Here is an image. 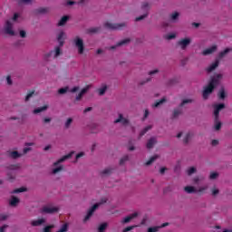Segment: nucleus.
I'll return each instance as SVG.
<instances>
[{
  "label": "nucleus",
  "instance_id": "nucleus-1",
  "mask_svg": "<svg viewBox=\"0 0 232 232\" xmlns=\"http://www.w3.org/2000/svg\"><path fill=\"white\" fill-rule=\"evenodd\" d=\"M220 79H222V74H217L216 76L212 77L208 85L205 87L202 96L204 101L209 99L211 93H213L214 90L220 84Z\"/></svg>",
  "mask_w": 232,
  "mask_h": 232
},
{
  "label": "nucleus",
  "instance_id": "nucleus-2",
  "mask_svg": "<svg viewBox=\"0 0 232 232\" xmlns=\"http://www.w3.org/2000/svg\"><path fill=\"white\" fill-rule=\"evenodd\" d=\"M101 204H106V199H102V201L100 203H96L94 204L87 212V215L85 216L83 222H88L89 218H92L93 213H95V210L97 209V208H99V206Z\"/></svg>",
  "mask_w": 232,
  "mask_h": 232
},
{
  "label": "nucleus",
  "instance_id": "nucleus-3",
  "mask_svg": "<svg viewBox=\"0 0 232 232\" xmlns=\"http://www.w3.org/2000/svg\"><path fill=\"white\" fill-rule=\"evenodd\" d=\"M104 27L107 28V30H122L124 27H126V23L112 24L110 22H106L104 24Z\"/></svg>",
  "mask_w": 232,
  "mask_h": 232
},
{
  "label": "nucleus",
  "instance_id": "nucleus-4",
  "mask_svg": "<svg viewBox=\"0 0 232 232\" xmlns=\"http://www.w3.org/2000/svg\"><path fill=\"white\" fill-rule=\"evenodd\" d=\"M59 212V207H53L52 205L44 206L41 209V213H45L46 215H53V213Z\"/></svg>",
  "mask_w": 232,
  "mask_h": 232
},
{
  "label": "nucleus",
  "instance_id": "nucleus-5",
  "mask_svg": "<svg viewBox=\"0 0 232 232\" xmlns=\"http://www.w3.org/2000/svg\"><path fill=\"white\" fill-rule=\"evenodd\" d=\"M74 44L78 48V53L82 55L84 53V42L79 36L74 39Z\"/></svg>",
  "mask_w": 232,
  "mask_h": 232
},
{
  "label": "nucleus",
  "instance_id": "nucleus-6",
  "mask_svg": "<svg viewBox=\"0 0 232 232\" xmlns=\"http://www.w3.org/2000/svg\"><path fill=\"white\" fill-rule=\"evenodd\" d=\"M5 33L7 34V35H15V32H14V24L10 20L5 22Z\"/></svg>",
  "mask_w": 232,
  "mask_h": 232
},
{
  "label": "nucleus",
  "instance_id": "nucleus-7",
  "mask_svg": "<svg viewBox=\"0 0 232 232\" xmlns=\"http://www.w3.org/2000/svg\"><path fill=\"white\" fill-rule=\"evenodd\" d=\"M213 108H214V116L217 120V119H219L220 111L221 110H224V108H226V104L224 103L215 104Z\"/></svg>",
  "mask_w": 232,
  "mask_h": 232
},
{
  "label": "nucleus",
  "instance_id": "nucleus-8",
  "mask_svg": "<svg viewBox=\"0 0 232 232\" xmlns=\"http://www.w3.org/2000/svg\"><path fill=\"white\" fill-rule=\"evenodd\" d=\"M189 44H191V39L189 38H184L178 42V45L180 46L181 50H186Z\"/></svg>",
  "mask_w": 232,
  "mask_h": 232
},
{
  "label": "nucleus",
  "instance_id": "nucleus-9",
  "mask_svg": "<svg viewBox=\"0 0 232 232\" xmlns=\"http://www.w3.org/2000/svg\"><path fill=\"white\" fill-rule=\"evenodd\" d=\"M75 151H71L69 154L64 155L60 160H58L56 162L53 163V166H59L61 162H64V160H68V159H72V157L74 155Z\"/></svg>",
  "mask_w": 232,
  "mask_h": 232
},
{
  "label": "nucleus",
  "instance_id": "nucleus-10",
  "mask_svg": "<svg viewBox=\"0 0 232 232\" xmlns=\"http://www.w3.org/2000/svg\"><path fill=\"white\" fill-rule=\"evenodd\" d=\"M137 217H139V213L134 212V213L127 216L126 218H124L123 220L121 221V224H128L129 222H131V220H133V218H137Z\"/></svg>",
  "mask_w": 232,
  "mask_h": 232
},
{
  "label": "nucleus",
  "instance_id": "nucleus-11",
  "mask_svg": "<svg viewBox=\"0 0 232 232\" xmlns=\"http://www.w3.org/2000/svg\"><path fill=\"white\" fill-rule=\"evenodd\" d=\"M119 122H121V124H123V126H126V124H130V121L124 118L122 114H119V118L114 121L115 124H119Z\"/></svg>",
  "mask_w": 232,
  "mask_h": 232
},
{
  "label": "nucleus",
  "instance_id": "nucleus-12",
  "mask_svg": "<svg viewBox=\"0 0 232 232\" xmlns=\"http://www.w3.org/2000/svg\"><path fill=\"white\" fill-rule=\"evenodd\" d=\"M217 45H212L202 52V55H211V53H215L217 52Z\"/></svg>",
  "mask_w": 232,
  "mask_h": 232
},
{
  "label": "nucleus",
  "instance_id": "nucleus-13",
  "mask_svg": "<svg viewBox=\"0 0 232 232\" xmlns=\"http://www.w3.org/2000/svg\"><path fill=\"white\" fill-rule=\"evenodd\" d=\"M64 39H66V34L64 32L61 31L57 36V41L60 46H64Z\"/></svg>",
  "mask_w": 232,
  "mask_h": 232
},
{
  "label": "nucleus",
  "instance_id": "nucleus-14",
  "mask_svg": "<svg viewBox=\"0 0 232 232\" xmlns=\"http://www.w3.org/2000/svg\"><path fill=\"white\" fill-rule=\"evenodd\" d=\"M131 41L130 38H126L124 40L120 41L116 45L111 46V50H115L117 46H124V44H128Z\"/></svg>",
  "mask_w": 232,
  "mask_h": 232
},
{
  "label": "nucleus",
  "instance_id": "nucleus-15",
  "mask_svg": "<svg viewBox=\"0 0 232 232\" xmlns=\"http://www.w3.org/2000/svg\"><path fill=\"white\" fill-rule=\"evenodd\" d=\"M218 64H220V62L218 60H216L215 63H213L212 64H210L209 67L207 68V72H208V73L213 72L215 69L218 68Z\"/></svg>",
  "mask_w": 232,
  "mask_h": 232
},
{
  "label": "nucleus",
  "instance_id": "nucleus-16",
  "mask_svg": "<svg viewBox=\"0 0 232 232\" xmlns=\"http://www.w3.org/2000/svg\"><path fill=\"white\" fill-rule=\"evenodd\" d=\"M155 144H157V139L155 138H150L148 142H147V149L148 150H151V148H153V146H155Z\"/></svg>",
  "mask_w": 232,
  "mask_h": 232
},
{
  "label": "nucleus",
  "instance_id": "nucleus-17",
  "mask_svg": "<svg viewBox=\"0 0 232 232\" xmlns=\"http://www.w3.org/2000/svg\"><path fill=\"white\" fill-rule=\"evenodd\" d=\"M89 90V87H85L83 88L79 94L76 96V101H81L82 99V95H84V93H86Z\"/></svg>",
  "mask_w": 232,
  "mask_h": 232
},
{
  "label": "nucleus",
  "instance_id": "nucleus-18",
  "mask_svg": "<svg viewBox=\"0 0 232 232\" xmlns=\"http://www.w3.org/2000/svg\"><path fill=\"white\" fill-rule=\"evenodd\" d=\"M218 99H220L221 101H224V99H226V90H224V88H221L218 93Z\"/></svg>",
  "mask_w": 232,
  "mask_h": 232
},
{
  "label": "nucleus",
  "instance_id": "nucleus-19",
  "mask_svg": "<svg viewBox=\"0 0 232 232\" xmlns=\"http://www.w3.org/2000/svg\"><path fill=\"white\" fill-rule=\"evenodd\" d=\"M68 19H70V17H68L66 15L63 16L58 23V26H64V24H66V23H68Z\"/></svg>",
  "mask_w": 232,
  "mask_h": 232
},
{
  "label": "nucleus",
  "instance_id": "nucleus-20",
  "mask_svg": "<svg viewBox=\"0 0 232 232\" xmlns=\"http://www.w3.org/2000/svg\"><path fill=\"white\" fill-rule=\"evenodd\" d=\"M157 159H159V155H154L150 157V159L145 163V166H151V164H153V162L156 161Z\"/></svg>",
  "mask_w": 232,
  "mask_h": 232
},
{
  "label": "nucleus",
  "instance_id": "nucleus-21",
  "mask_svg": "<svg viewBox=\"0 0 232 232\" xmlns=\"http://www.w3.org/2000/svg\"><path fill=\"white\" fill-rule=\"evenodd\" d=\"M42 224H44V219L41 218L38 220H34L32 221L31 225L34 227H36L37 226H42Z\"/></svg>",
  "mask_w": 232,
  "mask_h": 232
},
{
  "label": "nucleus",
  "instance_id": "nucleus-22",
  "mask_svg": "<svg viewBox=\"0 0 232 232\" xmlns=\"http://www.w3.org/2000/svg\"><path fill=\"white\" fill-rule=\"evenodd\" d=\"M231 48H227V49H225L224 51H222V52H220L219 53H218V58L219 59H222V58H224V57H226V54L227 53H229V52H231Z\"/></svg>",
  "mask_w": 232,
  "mask_h": 232
},
{
  "label": "nucleus",
  "instance_id": "nucleus-23",
  "mask_svg": "<svg viewBox=\"0 0 232 232\" xmlns=\"http://www.w3.org/2000/svg\"><path fill=\"white\" fill-rule=\"evenodd\" d=\"M220 128H222V122H220L219 118L218 119L215 118V130L218 131Z\"/></svg>",
  "mask_w": 232,
  "mask_h": 232
},
{
  "label": "nucleus",
  "instance_id": "nucleus-24",
  "mask_svg": "<svg viewBox=\"0 0 232 232\" xmlns=\"http://www.w3.org/2000/svg\"><path fill=\"white\" fill-rule=\"evenodd\" d=\"M186 193H197V189H195V187L187 186L184 188Z\"/></svg>",
  "mask_w": 232,
  "mask_h": 232
},
{
  "label": "nucleus",
  "instance_id": "nucleus-25",
  "mask_svg": "<svg viewBox=\"0 0 232 232\" xmlns=\"http://www.w3.org/2000/svg\"><path fill=\"white\" fill-rule=\"evenodd\" d=\"M98 32H101V27H92L87 30L88 34H98Z\"/></svg>",
  "mask_w": 232,
  "mask_h": 232
},
{
  "label": "nucleus",
  "instance_id": "nucleus-26",
  "mask_svg": "<svg viewBox=\"0 0 232 232\" xmlns=\"http://www.w3.org/2000/svg\"><path fill=\"white\" fill-rule=\"evenodd\" d=\"M164 102H166V98H162L161 100L157 101L152 107L153 108H159V106H160V104H164Z\"/></svg>",
  "mask_w": 232,
  "mask_h": 232
},
{
  "label": "nucleus",
  "instance_id": "nucleus-27",
  "mask_svg": "<svg viewBox=\"0 0 232 232\" xmlns=\"http://www.w3.org/2000/svg\"><path fill=\"white\" fill-rule=\"evenodd\" d=\"M17 204H19V198L13 196L12 199L10 200V206H17Z\"/></svg>",
  "mask_w": 232,
  "mask_h": 232
},
{
  "label": "nucleus",
  "instance_id": "nucleus-28",
  "mask_svg": "<svg viewBox=\"0 0 232 232\" xmlns=\"http://www.w3.org/2000/svg\"><path fill=\"white\" fill-rule=\"evenodd\" d=\"M35 14H46L48 12L47 7H40L38 9H35Z\"/></svg>",
  "mask_w": 232,
  "mask_h": 232
},
{
  "label": "nucleus",
  "instance_id": "nucleus-29",
  "mask_svg": "<svg viewBox=\"0 0 232 232\" xmlns=\"http://www.w3.org/2000/svg\"><path fill=\"white\" fill-rule=\"evenodd\" d=\"M106 227H108V223H102L98 227V232H104L106 231Z\"/></svg>",
  "mask_w": 232,
  "mask_h": 232
},
{
  "label": "nucleus",
  "instance_id": "nucleus-30",
  "mask_svg": "<svg viewBox=\"0 0 232 232\" xmlns=\"http://www.w3.org/2000/svg\"><path fill=\"white\" fill-rule=\"evenodd\" d=\"M151 129V126H147L145 127L140 133V137H144V135H146V133H148V131H150V130Z\"/></svg>",
  "mask_w": 232,
  "mask_h": 232
},
{
  "label": "nucleus",
  "instance_id": "nucleus-31",
  "mask_svg": "<svg viewBox=\"0 0 232 232\" xmlns=\"http://www.w3.org/2000/svg\"><path fill=\"white\" fill-rule=\"evenodd\" d=\"M48 106L44 105L43 107L37 108L34 111V114L41 113V111H44V110H47Z\"/></svg>",
  "mask_w": 232,
  "mask_h": 232
},
{
  "label": "nucleus",
  "instance_id": "nucleus-32",
  "mask_svg": "<svg viewBox=\"0 0 232 232\" xmlns=\"http://www.w3.org/2000/svg\"><path fill=\"white\" fill-rule=\"evenodd\" d=\"M10 157H12V159H19V157H21V154H19L17 150H14L10 153Z\"/></svg>",
  "mask_w": 232,
  "mask_h": 232
},
{
  "label": "nucleus",
  "instance_id": "nucleus-33",
  "mask_svg": "<svg viewBox=\"0 0 232 232\" xmlns=\"http://www.w3.org/2000/svg\"><path fill=\"white\" fill-rule=\"evenodd\" d=\"M191 102H193V100H191V99H185L179 104V108H182V106H185V104H189Z\"/></svg>",
  "mask_w": 232,
  "mask_h": 232
},
{
  "label": "nucleus",
  "instance_id": "nucleus-34",
  "mask_svg": "<svg viewBox=\"0 0 232 232\" xmlns=\"http://www.w3.org/2000/svg\"><path fill=\"white\" fill-rule=\"evenodd\" d=\"M7 179L8 180H10V182H13L14 180H15V174H14V172H8Z\"/></svg>",
  "mask_w": 232,
  "mask_h": 232
},
{
  "label": "nucleus",
  "instance_id": "nucleus-35",
  "mask_svg": "<svg viewBox=\"0 0 232 232\" xmlns=\"http://www.w3.org/2000/svg\"><path fill=\"white\" fill-rule=\"evenodd\" d=\"M102 177H106V175H111V169H105L101 172Z\"/></svg>",
  "mask_w": 232,
  "mask_h": 232
},
{
  "label": "nucleus",
  "instance_id": "nucleus-36",
  "mask_svg": "<svg viewBox=\"0 0 232 232\" xmlns=\"http://www.w3.org/2000/svg\"><path fill=\"white\" fill-rule=\"evenodd\" d=\"M18 5H32V0H16Z\"/></svg>",
  "mask_w": 232,
  "mask_h": 232
},
{
  "label": "nucleus",
  "instance_id": "nucleus-37",
  "mask_svg": "<svg viewBox=\"0 0 232 232\" xmlns=\"http://www.w3.org/2000/svg\"><path fill=\"white\" fill-rule=\"evenodd\" d=\"M182 113V111L180 109H176L173 111V119H177V117H179V115H180Z\"/></svg>",
  "mask_w": 232,
  "mask_h": 232
},
{
  "label": "nucleus",
  "instance_id": "nucleus-38",
  "mask_svg": "<svg viewBox=\"0 0 232 232\" xmlns=\"http://www.w3.org/2000/svg\"><path fill=\"white\" fill-rule=\"evenodd\" d=\"M68 231V223H64L57 232H66Z\"/></svg>",
  "mask_w": 232,
  "mask_h": 232
},
{
  "label": "nucleus",
  "instance_id": "nucleus-39",
  "mask_svg": "<svg viewBox=\"0 0 232 232\" xmlns=\"http://www.w3.org/2000/svg\"><path fill=\"white\" fill-rule=\"evenodd\" d=\"M63 169H64V167H63L61 165L58 168H55L53 169V174L55 175V174L59 173V171H63Z\"/></svg>",
  "mask_w": 232,
  "mask_h": 232
},
{
  "label": "nucleus",
  "instance_id": "nucleus-40",
  "mask_svg": "<svg viewBox=\"0 0 232 232\" xmlns=\"http://www.w3.org/2000/svg\"><path fill=\"white\" fill-rule=\"evenodd\" d=\"M179 15L180 14L178 12L173 13L172 14H170L171 21H177V19H179Z\"/></svg>",
  "mask_w": 232,
  "mask_h": 232
},
{
  "label": "nucleus",
  "instance_id": "nucleus-41",
  "mask_svg": "<svg viewBox=\"0 0 232 232\" xmlns=\"http://www.w3.org/2000/svg\"><path fill=\"white\" fill-rule=\"evenodd\" d=\"M24 191H26V188L24 187H22V188H15L13 193H24Z\"/></svg>",
  "mask_w": 232,
  "mask_h": 232
},
{
  "label": "nucleus",
  "instance_id": "nucleus-42",
  "mask_svg": "<svg viewBox=\"0 0 232 232\" xmlns=\"http://www.w3.org/2000/svg\"><path fill=\"white\" fill-rule=\"evenodd\" d=\"M189 139H191V133H187L183 139L184 144H188V142H189Z\"/></svg>",
  "mask_w": 232,
  "mask_h": 232
},
{
  "label": "nucleus",
  "instance_id": "nucleus-43",
  "mask_svg": "<svg viewBox=\"0 0 232 232\" xmlns=\"http://www.w3.org/2000/svg\"><path fill=\"white\" fill-rule=\"evenodd\" d=\"M61 55V47L57 46L54 49V58L59 57Z\"/></svg>",
  "mask_w": 232,
  "mask_h": 232
},
{
  "label": "nucleus",
  "instance_id": "nucleus-44",
  "mask_svg": "<svg viewBox=\"0 0 232 232\" xmlns=\"http://www.w3.org/2000/svg\"><path fill=\"white\" fill-rule=\"evenodd\" d=\"M218 178V172H211L209 175L210 180H215V179Z\"/></svg>",
  "mask_w": 232,
  "mask_h": 232
},
{
  "label": "nucleus",
  "instance_id": "nucleus-45",
  "mask_svg": "<svg viewBox=\"0 0 232 232\" xmlns=\"http://www.w3.org/2000/svg\"><path fill=\"white\" fill-rule=\"evenodd\" d=\"M129 157L128 155L123 156L121 160H120V165L122 166V164H124V162H127V160H129Z\"/></svg>",
  "mask_w": 232,
  "mask_h": 232
},
{
  "label": "nucleus",
  "instance_id": "nucleus-46",
  "mask_svg": "<svg viewBox=\"0 0 232 232\" xmlns=\"http://www.w3.org/2000/svg\"><path fill=\"white\" fill-rule=\"evenodd\" d=\"M34 93H35V91H31L27 93V95L25 96V101L28 102L30 101V98L34 96Z\"/></svg>",
  "mask_w": 232,
  "mask_h": 232
},
{
  "label": "nucleus",
  "instance_id": "nucleus-47",
  "mask_svg": "<svg viewBox=\"0 0 232 232\" xmlns=\"http://www.w3.org/2000/svg\"><path fill=\"white\" fill-rule=\"evenodd\" d=\"M160 227H152L148 228V232H158Z\"/></svg>",
  "mask_w": 232,
  "mask_h": 232
},
{
  "label": "nucleus",
  "instance_id": "nucleus-48",
  "mask_svg": "<svg viewBox=\"0 0 232 232\" xmlns=\"http://www.w3.org/2000/svg\"><path fill=\"white\" fill-rule=\"evenodd\" d=\"M196 171H197V169L195 167H190L188 169V175H193V173H196Z\"/></svg>",
  "mask_w": 232,
  "mask_h": 232
},
{
  "label": "nucleus",
  "instance_id": "nucleus-49",
  "mask_svg": "<svg viewBox=\"0 0 232 232\" xmlns=\"http://www.w3.org/2000/svg\"><path fill=\"white\" fill-rule=\"evenodd\" d=\"M66 92H68V87L61 88L58 90V93H60V95L66 93Z\"/></svg>",
  "mask_w": 232,
  "mask_h": 232
},
{
  "label": "nucleus",
  "instance_id": "nucleus-50",
  "mask_svg": "<svg viewBox=\"0 0 232 232\" xmlns=\"http://www.w3.org/2000/svg\"><path fill=\"white\" fill-rule=\"evenodd\" d=\"M106 90H108V87L103 86L102 88H101L99 90V95H104V93H106Z\"/></svg>",
  "mask_w": 232,
  "mask_h": 232
},
{
  "label": "nucleus",
  "instance_id": "nucleus-51",
  "mask_svg": "<svg viewBox=\"0 0 232 232\" xmlns=\"http://www.w3.org/2000/svg\"><path fill=\"white\" fill-rule=\"evenodd\" d=\"M146 17H148V14H141L139 17H136L135 21L136 22L142 21V19H146Z\"/></svg>",
  "mask_w": 232,
  "mask_h": 232
},
{
  "label": "nucleus",
  "instance_id": "nucleus-52",
  "mask_svg": "<svg viewBox=\"0 0 232 232\" xmlns=\"http://www.w3.org/2000/svg\"><path fill=\"white\" fill-rule=\"evenodd\" d=\"M175 37H177L175 34H169L166 35V39H168V41H171V39H175Z\"/></svg>",
  "mask_w": 232,
  "mask_h": 232
},
{
  "label": "nucleus",
  "instance_id": "nucleus-53",
  "mask_svg": "<svg viewBox=\"0 0 232 232\" xmlns=\"http://www.w3.org/2000/svg\"><path fill=\"white\" fill-rule=\"evenodd\" d=\"M135 227H137V226H130L125 227L122 232H128V231H131L132 229H135Z\"/></svg>",
  "mask_w": 232,
  "mask_h": 232
},
{
  "label": "nucleus",
  "instance_id": "nucleus-54",
  "mask_svg": "<svg viewBox=\"0 0 232 232\" xmlns=\"http://www.w3.org/2000/svg\"><path fill=\"white\" fill-rule=\"evenodd\" d=\"M7 218H8V215L0 214V222H4V220H6Z\"/></svg>",
  "mask_w": 232,
  "mask_h": 232
},
{
  "label": "nucleus",
  "instance_id": "nucleus-55",
  "mask_svg": "<svg viewBox=\"0 0 232 232\" xmlns=\"http://www.w3.org/2000/svg\"><path fill=\"white\" fill-rule=\"evenodd\" d=\"M72 122H73V120L72 118H69L65 122V128H70Z\"/></svg>",
  "mask_w": 232,
  "mask_h": 232
},
{
  "label": "nucleus",
  "instance_id": "nucleus-56",
  "mask_svg": "<svg viewBox=\"0 0 232 232\" xmlns=\"http://www.w3.org/2000/svg\"><path fill=\"white\" fill-rule=\"evenodd\" d=\"M142 10H150V4L143 3L141 5Z\"/></svg>",
  "mask_w": 232,
  "mask_h": 232
},
{
  "label": "nucleus",
  "instance_id": "nucleus-57",
  "mask_svg": "<svg viewBox=\"0 0 232 232\" xmlns=\"http://www.w3.org/2000/svg\"><path fill=\"white\" fill-rule=\"evenodd\" d=\"M53 227L52 226H46L44 228V232H52V228Z\"/></svg>",
  "mask_w": 232,
  "mask_h": 232
},
{
  "label": "nucleus",
  "instance_id": "nucleus-58",
  "mask_svg": "<svg viewBox=\"0 0 232 232\" xmlns=\"http://www.w3.org/2000/svg\"><path fill=\"white\" fill-rule=\"evenodd\" d=\"M218 193H219L218 188H212L213 197H217V195H218Z\"/></svg>",
  "mask_w": 232,
  "mask_h": 232
},
{
  "label": "nucleus",
  "instance_id": "nucleus-59",
  "mask_svg": "<svg viewBox=\"0 0 232 232\" xmlns=\"http://www.w3.org/2000/svg\"><path fill=\"white\" fill-rule=\"evenodd\" d=\"M20 37H22L23 39H24V37H26V31L21 30V31H20Z\"/></svg>",
  "mask_w": 232,
  "mask_h": 232
},
{
  "label": "nucleus",
  "instance_id": "nucleus-60",
  "mask_svg": "<svg viewBox=\"0 0 232 232\" xmlns=\"http://www.w3.org/2000/svg\"><path fill=\"white\" fill-rule=\"evenodd\" d=\"M71 93H75L76 92H79V86L73 87L72 89H71Z\"/></svg>",
  "mask_w": 232,
  "mask_h": 232
},
{
  "label": "nucleus",
  "instance_id": "nucleus-61",
  "mask_svg": "<svg viewBox=\"0 0 232 232\" xmlns=\"http://www.w3.org/2000/svg\"><path fill=\"white\" fill-rule=\"evenodd\" d=\"M155 73H159V69H155V70H153V71H150V72H149V75H155Z\"/></svg>",
  "mask_w": 232,
  "mask_h": 232
},
{
  "label": "nucleus",
  "instance_id": "nucleus-62",
  "mask_svg": "<svg viewBox=\"0 0 232 232\" xmlns=\"http://www.w3.org/2000/svg\"><path fill=\"white\" fill-rule=\"evenodd\" d=\"M7 227H8V225H4L0 227V232H5V229H6Z\"/></svg>",
  "mask_w": 232,
  "mask_h": 232
},
{
  "label": "nucleus",
  "instance_id": "nucleus-63",
  "mask_svg": "<svg viewBox=\"0 0 232 232\" xmlns=\"http://www.w3.org/2000/svg\"><path fill=\"white\" fill-rule=\"evenodd\" d=\"M6 81H7V84L12 85V77L7 76Z\"/></svg>",
  "mask_w": 232,
  "mask_h": 232
},
{
  "label": "nucleus",
  "instance_id": "nucleus-64",
  "mask_svg": "<svg viewBox=\"0 0 232 232\" xmlns=\"http://www.w3.org/2000/svg\"><path fill=\"white\" fill-rule=\"evenodd\" d=\"M211 144H212L213 146H218V140H213L211 141Z\"/></svg>",
  "mask_w": 232,
  "mask_h": 232
}]
</instances>
